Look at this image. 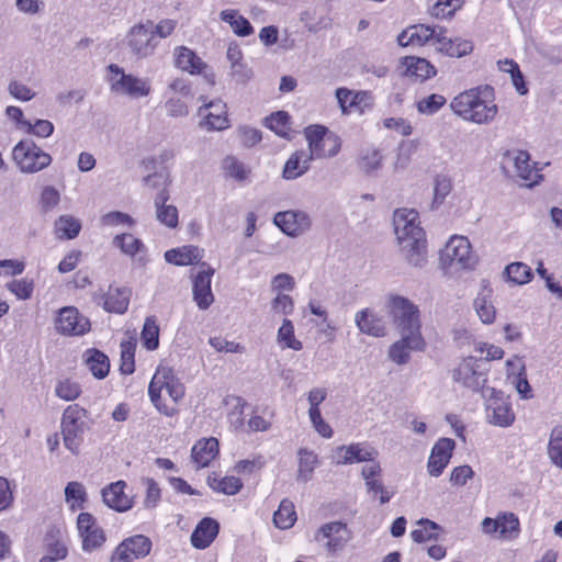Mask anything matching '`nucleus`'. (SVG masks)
Masks as SVG:
<instances>
[{
  "label": "nucleus",
  "instance_id": "32",
  "mask_svg": "<svg viewBox=\"0 0 562 562\" xmlns=\"http://www.w3.org/2000/svg\"><path fill=\"white\" fill-rule=\"evenodd\" d=\"M203 257V250L196 246H183L166 251L165 259L177 266L199 263Z\"/></svg>",
  "mask_w": 562,
  "mask_h": 562
},
{
  "label": "nucleus",
  "instance_id": "20",
  "mask_svg": "<svg viewBox=\"0 0 562 562\" xmlns=\"http://www.w3.org/2000/svg\"><path fill=\"white\" fill-rule=\"evenodd\" d=\"M366 482L367 491L372 499H379L380 504H386L394 496V492L387 490L382 480V469L379 462L364 465L361 471Z\"/></svg>",
  "mask_w": 562,
  "mask_h": 562
},
{
  "label": "nucleus",
  "instance_id": "44",
  "mask_svg": "<svg viewBox=\"0 0 562 562\" xmlns=\"http://www.w3.org/2000/svg\"><path fill=\"white\" fill-rule=\"evenodd\" d=\"M452 190L451 179L446 175H437L434 180V199L431 209L439 207Z\"/></svg>",
  "mask_w": 562,
  "mask_h": 562
},
{
  "label": "nucleus",
  "instance_id": "51",
  "mask_svg": "<svg viewBox=\"0 0 562 562\" xmlns=\"http://www.w3.org/2000/svg\"><path fill=\"white\" fill-rule=\"evenodd\" d=\"M55 393L64 401H75L81 394V386L70 379H65L57 383Z\"/></svg>",
  "mask_w": 562,
  "mask_h": 562
},
{
  "label": "nucleus",
  "instance_id": "33",
  "mask_svg": "<svg viewBox=\"0 0 562 562\" xmlns=\"http://www.w3.org/2000/svg\"><path fill=\"white\" fill-rule=\"evenodd\" d=\"M176 65L191 75L202 74L207 68V65L193 50L184 46L177 49Z\"/></svg>",
  "mask_w": 562,
  "mask_h": 562
},
{
  "label": "nucleus",
  "instance_id": "37",
  "mask_svg": "<svg viewBox=\"0 0 562 562\" xmlns=\"http://www.w3.org/2000/svg\"><path fill=\"white\" fill-rule=\"evenodd\" d=\"M440 526L432 520L422 518L416 522V527L412 530L411 537L417 543L427 542L437 539Z\"/></svg>",
  "mask_w": 562,
  "mask_h": 562
},
{
  "label": "nucleus",
  "instance_id": "11",
  "mask_svg": "<svg viewBox=\"0 0 562 562\" xmlns=\"http://www.w3.org/2000/svg\"><path fill=\"white\" fill-rule=\"evenodd\" d=\"M151 27L153 21L147 20L146 23L132 26L126 34V45L137 59L147 58L155 53L158 42Z\"/></svg>",
  "mask_w": 562,
  "mask_h": 562
},
{
  "label": "nucleus",
  "instance_id": "18",
  "mask_svg": "<svg viewBox=\"0 0 562 562\" xmlns=\"http://www.w3.org/2000/svg\"><path fill=\"white\" fill-rule=\"evenodd\" d=\"M132 291L130 288L109 286L108 292L93 293V301L109 313L123 314L127 311Z\"/></svg>",
  "mask_w": 562,
  "mask_h": 562
},
{
  "label": "nucleus",
  "instance_id": "8",
  "mask_svg": "<svg viewBox=\"0 0 562 562\" xmlns=\"http://www.w3.org/2000/svg\"><path fill=\"white\" fill-rule=\"evenodd\" d=\"M108 69L113 75L110 78L111 91L113 93L126 95L131 99L145 98L150 93L148 79L125 74L123 68L115 64L109 65Z\"/></svg>",
  "mask_w": 562,
  "mask_h": 562
},
{
  "label": "nucleus",
  "instance_id": "17",
  "mask_svg": "<svg viewBox=\"0 0 562 562\" xmlns=\"http://www.w3.org/2000/svg\"><path fill=\"white\" fill-rule=\"evenodd\" d=\"M319 537L326 540L325 546L327 551L334 554L341 551L346 547V544L350 541L352 533L347 524L341 521H331L324 524L318 529L316 539H319Z\"/></svg>",
  "mask_w": 562,
  "mask_h": 562
},
{
  "label": "nucleus",
  "instance_id": "54",
  "mask_svg": "<svg viewBox=\"0 0 562 562\" xmlns=\"http://www.w3.org/2000/svg\"><path fill=\"white\" fill-rule=\"evenodd\" d=\"M100 222L103 226H127L133 227L135 220L126 213L112 211L101 216Z\"/></svg>",
  "mask_w": 562,
  "mask_h": 562
},
{
  "label": "nucleus",
  "instance_id": "41",
  "mask_svg": "<svg viewBox=\"0 0 562 562\" xmlns=\"http://www.w3.org/2000/svg\"><path fill=\"white\" fill-rule=\"evenodd\" d=\"M112 244L120 248L124 255L130 257H134L137 252H140L145 249L143 241L128 233L114 236Z\"/></svg>",
  "mask_w": 562,
  "mask_h": 562
},
{
  "label": "nucleus",
  "instance_id": "13",
  "mask_svg": "<svg viewBox=\"0 0 562 562\" xmlns=\"http://www.w3.org/2000/svg\"><path fill=\"white\" fill-rule=\"evenodd\" d=\"M76 525L81 539V548L85 552H93L103 547L106 535L92 514L88 512L80 513Z\"/></svg>",
  "mask_w": 562,
  "mask_h": 562
},
{
  "label": "nucleus",
  "instance_id": "64",
  "mask_svg": "<svg viewBox=\"0 0 562 562\" xmlns=\"http://www.w3.org/2000/svg\"><path fill=\"white\" fill-rule=\"evenodd\" d=\"M295 288V280L289 273L282 272L274 276L271 280V291L280 293L281 291H292Z\"/></svg>",
  "mask_w": 562,
  "mask_h": 562
},
{
  "label": "nucleus",
  "instance_id": "6",
  "mask_svg": "<svg viewBox=\"0 0 562 562\" xmlns=\"http://www.w3.org/2000/svg\"><path fill=\"white\" fill-rule=\"evenodd\" d=\"M88 412L78 404L67 406L61 417V435L65 447L74 454H78L83 441L86 418Z\"/></svg>",
  "mask_w": 562,
  "mask_h": 562
},
{
  "label": "nucleus",
  "instance_id": "39",
  "mask_svg": "<svg viewBox=\"0 0 562 562\" xmlns=\"http://www.w3.org/2000/svg\"><path fill=\"white\" fill-rule=\"evenodd\" d=\"M65 497L70 510L77 512L82 509L87 502L85 486L79 482H69L65 488Z\"/></svg>",
  "mask_w": 562,
  "mask_h": 562
},
{
  "label": "nucleus",
  "instance_id": "10",
  "mask_svg": "<svg viewBox=\"0 0 562 562\" xmlns=\"http://www.w3.org/2000/svg\"><path fill=\"white\" fill-rule=\"evenodd\" d=\"M305 136L308 142L312 159L334 157L340 149V139L334 134H327V128L322 125H311L305 128Z\"/></svg>",
  "mask_w": 562,
  "mask_h": 562
},
{
  "label": "nucleus",
  "instance_id": "1",
  "mask_svg": "<svg viewBox=\"0 0 562 562\" xmlns=\"http://www.w3.org/2000/svg\"><path fill=\"white\" fill-rule=\"evenodd\" d=\"M386 313L400 334L389 351H420L425 340L420 333L419 310L411 300L398 294L386 299Z\"/></svg>",
  "mask_w": 562,
  "mask_h": 562
},
{
  "label": "nucleus",
  "instance_id": "53",
  "mask_svg": "<svg viewBox=\"0 0 562 562\" xmlns=\"http://www.w3.org/2000/svg\"><path fill=\"white\" fill-rule=\"evenodd\" d=\"M223 168L232 178L243 181L248 177L249 170L233 156H227L223 161Z\"/></svg>",
  "mask_w": 562,
  "mask_h": 562
},
{
  "label": "nucleus",
  "instance_id": "30",
  "mask_svg": "<svg viewBox=\"0 0 562 562\" xmlns=\"http://www.w3.org/2000/svg\"><path fill=\"white\" fill-rule=\"evenodd\" d=\"M403 75L424 81L436 75V68L425 58L407 56L403 59Z\"/></svg>",
  "mask_w": 562,
  "mask_h": 562
},
{
  "label": "nucleus",
  "instance_id": "24",
  "mask_svg": "<svg viewBox=\"0 0 562 562\" xmlns=\"http://www.w3.org/2000/svg\"><path fill=\"white\" fill-rule=\"evenodd\" d=\"M218 532V521L211 517H204L198 522L191 535V544L195 549L204 550L214 542Z\"/></svg>",
  "mask_w": 562,
  "mask_h": 562
},
{
  "label": "nucleus",
  "instance_id": "28",
  "mask_svg": "<svg viewBox=\"0 0 562 562\" xmlns=\"http://www.w3.org/2000/svg\"><path fill=\"white\" fill-rule=\"evenodd\" d=\"M204 109H211V111L205 115L204 121L200 123L201 126H206L207 130L214 131H222L228 126L226 104L222 100L204 103L199 109V113L201 114Z\"/></svg>",
  "mask_w": 562,
  "mask_h": 562
},
{
  "label": "nucleus",
  "instance_id": "35",
  "mask_svg": "<svg viewBox=\"0 0 562 562\" xmlns=\"http://www.w3.org/2000/svg\"><path fill=\"white\" fill-rule=\"evenodd\" d=\"M220 18L231 25L237 36H248L254 33L250 22L240 15L237 10H223L220 13Z\"/></svg>",
  "mask_w": 562,
  "mask_h": 562
},
{
  "label": "nucleus",
  "instance_id": "14",
  "mask_svg": "<svg viewBox=\"0 0 562 562\" xmlns=\"http://www.w3.org/2000/svg\"><path fill=\"white\" fill-rule=\"evenodd\" d=\"M482 530L486 535L498 533L501 539L513 540L519 536L520 522L514 513H499L494 519L484 518Z\"/></svg>",
  "mask_w": 562,
  "mask_h": 562
},
{
  "label": "nucleus",
  "instance_id": "42",
  "mask_svg": "<svg viewBox=\"0 0 562 562\" xmlns=\"http://www.w3.org/2000/svg\"><path fill=\"white\" fill-rule=\"evenodd\" d=\"M290 116L284 111H278L265 119V125L277 135L290 139Z\"/></svg>",
  "mask_w": 562,
  "mask_h": 562
},
{
  "label": "nucleus",
  "instance_id": "7",
  "mask_svg": "<svg viewBox=\"0 0 562 562\" xmlns=\"http://www.w3.org/2000/svg\"><path fill=\"white\" fill-rule=\"evenodd\" d=\"M12 159L23 173L38 172L52 164V156L32 139L20 140L13 147Z\"/></svg>",
  "mask_w": 562,
  "mask_h": 562
},
{
  "label": "nucleus",
  "instance_id": "56",
  "mask_svg": "<svg viewBox=\"0 0 562 562\" xmlns=\"http://www.w3.org/2000/svg\"><path fill=\"white\" fill-rule=\"evenodd\" d=\"M23 127L26 128V133L44 138L50 136L54 132V125L48 120H36L34 124L25 121Z\"/></svg>",
  "mask_w": 562,
  "mask_h": 562
},
{
  "label": "nucleus",
  "instance_id": "31",
  "mask_svg": "<svg viewBox=\"0 0 562 562\" xmlns=\"http://www.w3.org/2000/svg\"><path fill=\"white\" fill-rule=\"evenodd\" d=\"M207 484L214 492L228 496L238 494L244 486V483L239 477L234 475L223 476L216 472L209 475Z\"/></svg>",
  "mask_w": 562,
  "mask_h": 562
},
{
  "label": "nucleus",
  "instance_id": "57",
  "mask_svg": "<svg viewBox=\"0 0 562 562\" xmlns=\"http://www.w3.org/2000/svg\"><path fill=\"white\" fill-rule=\"evenodd\" d=\"M431 15L436 18L451 16L459 7V0H431Z\"/></svg>",
  "mask_w": 562,
  "mask_h": 562
},
{
  "label": "nucleus",
  "instance_id": "40",
  "mask_svg": "<svg viewBox=\"0 0 562 562\" xmlns=\"http://www.w3.org/2000/svg\"><path fill=\"white\" fill-rule=\"evenodd\" d=\"M80 229V222L69 215H61L55 222V233L59 239H72L78 236Z\"/></svg>",
  "mask_w": 562,
  "mask_h": 562
},
{
  "label": "nucleus",
  "instance_id": "60",
  "mask_svg": "<svg viewBox=\"0 0 562 562\" xmlns=\"http://www.w3.org/2000/svg\"><path fill=\"white\" fill-rule=\"evenodd\" d=\"M157 220L169 228L178 226V210L175 205H167L156 210Z\"/></svg>",
  "mask_w": 562,
  "mask_h": 562
},
{
  "label": "nucleus",
  "instance_id": "45",
  "mask_svg": "<svg viewBox=\"0 0 562 562\" xmlns=\"http://www.w3.org/2000/svg\"><path fill=\"white\" fill-rule=\"evenodd\" d=\"M507 278L515 284H526L532 279V271L524 262H512L505 268Z\"/></svg>",
  "mask_w": 562,
  "mask_h": 562
},
{
  "label": "nucleus",
  "instance_id": "59",
  "mask_svg": "<svg viewBox=\"0 0 562 562\" xmlns=\"http://www.w3.org/2000/svg\"><path fill=\"white\" fill-rule=\"evenodd\" d=\"M266 461L261 456H257L252 459H245L236 462L234 465L235 472L239 474H252L265 467Z\"/></svg>",
  "mask_w": 562,
  "mask_h": 562
},
{
  "label": "nucleus",
  "instance_id": "55",
  "mask_svg": "<svg viewBox=\"0 0 562 562\" xmlns=\"http://www.w3.org/2000/svg\"><path fill=\"white\" fill-rule=\"evenodd\" d=\"M299 456V474L306 480L312 474L315 465L317 464V456L312 451H307L306 449H301Z\"/></svg>",
  "mask_w": 562,
  "mask_h": 562
},
{
  "label": "nucleus",
  "instance_id": "47",
  "mask_svg": "<svg viewBox=\"0 0 562 562\" xmlns=\"http://www.w3.org/2000/svg\"><path fill=\"white\" fill-rule=\"evenodd\" d=\"M278 341L282 348H290L300 350L302 348L301 341L294 338V327L292 322L284 318L278 331Z\"/></svg>",
  "mask_w": 562,
  "mask_h": 562
},
{
  "label": "nucleus",
  "instance_id": "3",
  "mask_svg": "<svg viewBox=\"0 0 562 562\" xmlns=\"http://www.w3.org/2000/svg\"><path fill=\"white\" fill-rule=\"evenodd\" d=\"M491 86H479L456 95L450 102L451 111L465 121L485 125L494 121L498 113Z\"/></svg>",
  "mask_w": 562,
  "mask_h": 562
},
{
  "label": "nucleus",
  "instance_id": "38",
  "mask_svg": "<svg viewBox=\"0 0 562 562\" xmlns=\"http://www.w3.org/2000/svg\"><path fill=\"white\" fill-rule=\"evenodd\" d=\"M483 290L486 291L487 294H480L474 300V307L483 323L492 324L495 319L496 311L493 304L487 300V296L491 295L492 290L488 288L486 281H483Z\"/></svg>",
  "mask_w": 562,
  "mask_h": 562
},
{
  "label": "nucleus",
  "instance_id": "62",
  "mask_svg": "<svg viewBox=\"0 0 562 562\" xmlns=\"http://www.w3.org/2000/svg\"><path fill=\"white\" fill-rule=\"evenodd\" d=\"M14 503L13 488L9 480L4 476H0V512H4L12 507Z\"/></svg>",
  "mask_w": 562,
  "mask_h": 562
},
{
  "label": "nucleus",
  "instance_id": "15",
  "mask_svg": "<svg viewBox=\"0 0 562 562\" xmlns=\"http://www.w3.org/2000/svg\"><path fill=\"white\" fill-rule=\"evenodd\" d=\"M486 416L491 424L498 427H509L516 419L509 397L499 391H493L486 405Z\"/></svg>",
  "mask_w": 562,
  "mask_h": 562
},
{
  "label": "nucleus",
  "instance_id": "25",
  "mask_svg": "<svg viewBox=\"0 0 562 562\" xmlns=\"http://www.w3.org/2000/svg\"><path fill=\"white\" fill-rule=\"evenodd\" d=\"M126 483L117 481L102 490L104 503L116 512H126L133 506V499L125 493Z\"/></svg>",
  "mask_w": 562,
  "mask_h": 562
},
{
  "label": "nucleus",
  "instance_id": "61",
  "mask_svg": "<svg viewBox=\"0 0 562 562\" xmlns=\"http://www.w3.org/2000/svg\"><path fill=\"white\" fill-rule=\"evenodd\" d=\"M524 374H526L525 361L519 355H514L506 361L507 380L512 382Z\"/></svg>",
  "mask_w": 562,
  "mask_h": 562
},
{
  "label": "nucleus",
  "instance_id": "21",
  "mask_svg": "<svg viewBox=\"0 0 562 562\" xmlns=\"http://www.w3.org/2000/svg\"><path fill=\"white\" fill-rule=\"evenodd\" d=\"M456 442L450 438H440L432 447L427 462L430 476H439L449 464Z\"/></svg>",
  "mask_w": 562,
  "mask_h": 562
},
{
  "label": "nucleus",
  "instance_id": "26",
  "mask_svg": "<svg viewBox=\"0 0 562 562\" xmlns=\"http://www.w3.org/2000/svg\"><path fill=\"white\" fill-rule=\"evenodd\" d=\"M218 440L214 437L198 440L191 449V459L198 468H206L218 456Z\"/></svg>",
  "mask_w": 562,
  "mask_h": 562
},
{
  "label": "nucleus",
  "instance_id": "4",
  "mask_svg": "<svg viewBox=\"0 0 562 562\" xmlns=\"http://www.w3.org/2000/svg\"><path fill=\"white\" fill-rule=\"evenodd\" d=\"M184 385L175 376L172 369L158 366L148 386V394L155 407L166 416L178 413L177 404L184 396Z\"/></svg>",
  "mask_w": 562,
  "mask_h": 562
},
{
  "label": "nucleus",
  "instance_id": "2",
  "mask_svg": "<svg viewBox=\"0 0 562 562\" xmlns=\"http://www.w3.org/2000/svg\"><path fill=\"white\" fill-rule=\"evenodd\" d=\"M393 225L401 254L408 265L422 268L427 261V241L418 212L413 209L396 210Z\"/></svg>",
  "mask_w": 562,
  "mask_h": 562
},
{
  "label": "nucleus",
  "instance_id": "29",
  "mask_svg": "<svg viewBox=\"0 0 562 562\" xmlns=\"http://www.w3.org/2000/svg\"><path fill=\"white\" fill-rule=\"evenodd\" d=\"M514 167L516 176L525 181L524 186L532 188L538 184L543 176L539 173L530 164V155L527 151L520 150L514 158Z\"/></svg>",
  "mask_w": 562,
  "mask_h": 562
},
{
  "label": "nucleus",
  "instance_id": "46",
  "mask_svg": "<svg viewBox=\"0 0 562 562\" xmlns=\"http://www.w3.org/2000/svg\"><path fill=\"white\" fill-rule=\"evenodd\" d=\"M140 339L143 341V346L148 350H155L159 345V327L156 324V321L153 317H147L145 319Z\"/></svg>",
  "mask_w": 562,
  "mask_h": 562
},
{
  "label": "nucleus",
  "instance_id": "48",
  "mask_svg": "<svg viewBox=\"0 0 562 562\" xmlns=\"http://www.w3.org/2000/svg\"><path fill=\"white\" fill-rule=\"evenodd\" d=\"M86 363L97 379H104L110 371V360L106 353H91Z\"/></svg>",
  "mask_w": 562,
  "mask_h": 562
},
{
  "label": "nucleus",
  "instance_id": "27",
  "mask_svg": "<svg viewBox=\"0 0 562 562\" xmlns=\"http://www.w3.org/2000/svg\"><path fill=\"white\" fill-rule=\"evenodd\" d=\"M356 324L361 333L373 337H384L387 334L386 323L382 316L364 308L356 314Z\"/></svg>",
  "mask_w": 562,
  "mask_h": 562
},
{
  "label": "nucleus",
  "instance_id": "36",
  "mask_svg": "<svg viewBox=\"0 0 562 562\" xmlns=\"http://www.w3.org/2000/svg\"><path fill=\"white\" fill-rule=\"evenodd\" d=\"M296 521V512L294 504L284 498L280 502L278 509L273 515V522L279 529H289Z\"/></svg>",
  "mask_w": 562,
  "mask_h": 562
},
{
  "label": "nucleus",
  "instance_id": "5",
  "mask_svg": "<svg viewBox=\"0 0 562 562\" xmlns=\"http://www.w3.org/2000/svg\"><path fill=\"white\" fill-rule=\"evenodd\" d=\"M483 358L473 356L465 357L462 362L453 370V380L463 386L473 391H479L486 382L488 363L492 360L501 359L504 353H486Z\"/></svg>",
  "mask_w": 562,
  "mask_h": 562
},
{
  "label": "nucleus",
  "instance_id": "63",
  "mask_svg": "<svg viewBox=\"0 0 562 562\" xmlns=\"http://www.w3.org/2000/svg\"><path fill=\"white\" fill-rule=\"evenodd\" d=\"M271 308L277 313L290 315L294 310L293 299L288 294L278 293L271 301Z\"/></svg>",
  "mask_w": 562,
  "mask_h": 562
},
{
  "label": "nucleus",
  "instance_id": "43",
  "mask_svg": "<svg viewBox=\"0 0 562 562\" xmlns=\"http://www.w3.org/2000/svg\"><path fill=\"white\" fill-rule=\"evenodd\" d=\"M276 412L270 406H265L261 409V414L254 411L252 415L248 420V426L252 431H267L272 425Z\"/></svg>",
  "mask_w": 562,
  "mask_h": 562
},
{
  "label": "nucleus",
  "instance_id": "50",
  "mask_svg": "<svg viewBox=\"0 0 562 562\" xmlns=\"http://www.w3.org/2000/svg\"><path fill=\"white\" fill-rule=\"evenodd\" d=\"M446 104V98L441 94L432 93L419 100L416 104L420 114L432 115Z\"/></svg>",
  "mask_w": 562,
  "mask_h": 562
},
{
  "label": "nucleus",
  "instance_id": "34",
  "mask_svg": "<svg viewBox=\"0 0 562 562\" xmlns=\"http://www.w3.org/2000/svg\"><path fill=\"white\" fill-rule=\"evenodd\" d=\"M311 160L312 155H307L303 150H296L284 165L283 178L292 180L301 177L308 170Z\"/></svg>",
  "mask_w": 562,
  "mask_h": 562
},
{
  "label": "nucleus",
  "instance_id": "12",
  "mask_svg": "<svg viewBox=\"0 0 562 562\" xmlns=\"http://www.w3.org/2000/svg\"><path fill=\"white\" fill-rule=\"evenodd\" d=\"M153 548L151 540L144 535H134L122 540L112 551L110 562H137L146 558Z\"/></svg>",
  "mask_w": 562,
  "mask_h": 562
},
{
  "label": "nucleus",
  "instance_id": "23",
  "mask_svg": "<svg viewBox=\"0 0 562 562\" xmlns=\"http://www.w3.org/2000/svg\"><path fill=\"white\" fill-rule=\"evenodd\" d=\"M204 268L193 279V300L200 310H206L214 302V295L211 290V278L214 274V269L202 262Z\"/></svg>",
  "mask_w": 562,
  "mask_h": 562
},
{
  "label": "nucleus",
  "instance_id": "52",
  "mask_svg": "<svg viewBox=\"0 0 562 562\" xmlns=\"http://www.w3.org/2000/svg\"><path fill=\"white\" fill-rule=\"evenodd\" d=\"M473 49V45L471 42L465 40H450L449 42H445L443 47H438V50L446 53L451 57H462L467 54L471 53Z\"/></svg>",
  "mask_w": 562,
  "mask_h": 562
},
{
  "label": "nucleus",
  "instance_id": "9",
  "mask_svg": "<svg viewBox=\"0 0 562 562\" xmlns=\"http://www.w3.org/2000/svg\"><path fill=\"white\" fill-rule=\"evenodd\" d=\"M443 265L454 269H473L476 258L472 252L469 239L464 236H452L441 254Z\"/></svg>",
  "mask_w": 562,
  "mask_h": 562
},
{
  "label": "nucleus",
  "instance_id": "49",
  "mask_svg": "<svg viewBox=\"0 0 562 562\" xmlns=\"http://www.w3.org/2000/svg\"><path fill=\"white\" fill-rule=\"evenodd\" d=\"M548 454L551 461L562 469V427L552 429L548 445Z\"/></svg>",
  "mask_w": 562,
  "mask_h": 562
},
{
  "label": "nucleus",
  "instance_id": "16",
  "mask_svg": "<svg viewBox=\"0 0 562 562\" xmlns=\"http://www.w3.org/2000/svg\"><path fill=\"white\" fill-rule=\"evenodd\" d=\"M379 452L368 442H357L349 446H339L334 451L337 464H352L360 462H378Z\"/></svg>",
  "mask_w": 562,
  "mask_h": 562
},
{
  "label": "nucleus",
  "instance_id": "22",
  "mask_svg": "<svg viewBox=\"0 0 562 562\" xmlns=\"http://www.w3.org/2000/svg\"><path fill=\"white\" fill-rule=\"evenodd\" d=\"M273 222L284 234L292 237L303 234L311 226L308 215L302 211L278 212Z\"/></svg>",
  "mask_w": 562,
  "mask_h": 562
},
{
  "label": "nucleus",
  "instance_id": "58",
  "mask_svg": "<svg viewBox=\"0 0 562 562\" xmlns=\"http://www.w3.org/2000/svg\"><path fill=\"white\" fill-rule=\"evenodd\" d=\"M381 155L376 149L367 151L358 160L359 168L366 173H370L381 167Z\"/></svg>",
  "mask_w": 562,
  "mask_h": 562
},
{
  "label": "nucleus",
  "instance_id": "19",
  "mask_svg": "<svg viewBox=\"0 0 562 562\" xmlns=\"http://www.w3.org/2000/svg\"><path fill=\"white\" fill-rule=\"evenodd\" d=\"M56 329L63 335L79 336L90 329V322L76 307H64L56 319Z\"/></svg>",
  "mask_w": 562,
  "mask_h": 562
}]
</instances>
